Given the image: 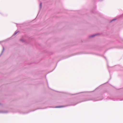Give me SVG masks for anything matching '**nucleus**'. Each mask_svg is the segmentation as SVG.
Instances as JSON below:
<instances>
[{
    "label": "nucleus",
    "instance_id": "f257e3e1",
    "mask_svg": "<svg viewBox=\"0 0 123 123\" xmlns=\"http://www.w3.org/2000/svg\"><path fill=\"white\" fill-rule=\"evenodd\" d=\"M40 6H41V4H40Z\"/></svg>",
    "mask_w": 123,
    "mask_h": 123
},
{
    "label": "nucleus",
    "instance_id": "f03ea898",
    "mask_svg": "<svg viewBox=\"0 0 123 123\" xmlns=\"http://www.w3.org/2000/svg\"><path fill=\"white\" fill-rule=\"evenodd\" d=\"M94 36V35H93V36Z\"/></svg>",
    "mask_w": 123,
    "mask_h": 123
}]
</instances>
